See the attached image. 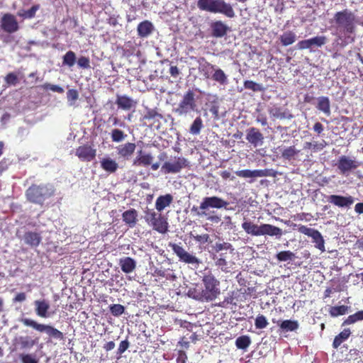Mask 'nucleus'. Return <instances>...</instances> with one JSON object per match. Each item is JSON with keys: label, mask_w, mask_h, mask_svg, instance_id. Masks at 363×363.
Masks as SVG:
<instances>
[{"label": "nucleus", "mask_w": 363, "mask_h": 363, "mask_svg": "<svg viewBox=\"0 0 363 363\" xmlns=\"http://www.w3.org/2000/svg\"><path fill=\"white\" fill-rule=\"evenodd\" d=\"M211 36L220 38L226 35L229 30L228 26L221 21H216L211 23Z\"/></svg>", "instance_id": "5701e85b"}, {"label": "nucleus", "mask_w": 363, "mask_h": 363, "mask_svg": "<svg viewBox=\"0 0 363 363\" xmlns=\"http://www.w3.org/2000/svg\"><path fill=\"white\" fill-rule=\"evenodd\" d=\"M21 363H38V359L33 354L21 353L19 354Z\"/></svg>", "instance_id": "5fc2aeb1"}, {"label": "nucleus", "mask_w": 363, "mask_h": 363, "mask_svg": "<svg viewBox=\"0 0 363 363\" xmlns=\"http://www.w3.org/2000/svg\"><path fill=\"white\" fill-rule=\"evenodd\" d=\"M117 154L120 158L124 160H129L135 152L136 145L133 143L128 142L116 147Z\"/></svg>", "instance_id": "aec40b11"}, {"label": "nucleus", "mask_w": 363, "mask_h": 363, "mask_svg": "<svg viewBox=\"0 0 363 363\" xmlns=\"http://www.w3.org/2000/svg\"><path fill=\"white\" fill-rule=\"evenodd\" d=\"M199 72L206 78L212 79L220 85L228 84V76L220 68H215V66L208 62L206 58L200 57L198 60Z\"/></svg>", "instance_id": "20e7f679"}, {"label": "nucleus", "mask_w": 363, "mask_h": 363, "mask_svg": "<svg viewBox=\"0 0 363 363\" xmlns=\"http://www.w3.org/2000/svg\"><path fill=\"white\" fill-rule=\"evenodd\" d=\"M203 127V121L200 116L196 117L190 126L189 132L192 135H199Z\"/></svg>", "instance_id": "79ce46f5"}, {"label": "nucleus", "mask_w": 363, "mask_h": 363, "mask_svg": "<svg viewBox=\"0 0 363 363\" xmlns=\"http://www.w3.org/2000/svg\"><path fill=\"white\" fill-rule=\"evenodd\" d=\"M228 205V202L225 201L224 199L218 197V196H210V197H205L203 198L202 202L201 203L199 206V209H201L202 211L199 212L198 208L194 206L192 208V211H196V214L198 216H206V213H205V210L209 208H226Z\"/></svg>", "instance_id": "9b49d317"}, {"label": "nucleus", "mask_w": 363, "mask_h": 363, "mask_svg": "<svg viewBox=\"0 0 363 363\" xmlns=\"http://www.w3.org/2000/svg\"><path fill=\"white\" fill-rule=\"evenodd\" d=\"M297 47L299 50L311 49L309 40H303L298 43Z\"/></svg>", "instance_id": "69168bd1"}, {"label": "nucleus", "mask_w": 363, "mask_h": 363, "mask_svg": "<svg viewBox=\"0 0 363 363\" xmlns=\"http://www.w3.org/2000/svg\"><path fill=\"white\" fill-rule=\"evenodd\" d=\"M202 283L204 288L201 293V300L211 301L220 294V281L211 272L203 274Z\"/></svg>", "instance_id": "423d86ee"}, {"label": "nucleus", "mask_w": 363, "mask_h": 363, "mask_svg": "<svg viewBox=\"0 0 363 363\" xmlns=\"http://www.w3.org/2000/svg\"><path fill=\"white\" fill-rule=\"evenodd\" d=\"M333 22L336 26L337 34L345 45L354 42L351 35L355 31L356 17L353 12L345 9L334 14Z\"/></svg>", "instance_id": "f257e3e1"}, {"label": "nucleus", "mask_w": 363, "mask_h": 363, "mask_svg": "<svg viewBox=\"0 0 363 363\" xmlns=\"http://www.w3.org/2000/svg\"><path fill=\"white\" fill-rule=\"evenodd\" d=\"M1 28L6 33H13L18 30L19 26L13 15L6 13L1 19Z\"/></svg>", "instance_id": "f3484780"}, {"label": "nucleus", "mask_w": 363, "mask_h": 363, "mask_svg": "<svg viewBox=\"0 0 363 363\" xmlns=\"http://www.w3.org/2000/svg\"><path fill=\"white\" fill-rule=\"evenodd\" d=\"M156 117L162 118V115L158 113V112L155 109H148L146 113L143 116L144 120H151L154 119Z\"/></svg>", "instance_id": "13d9d810"}, {"label": "nucleus", "mask_w": 363, "mask_h": 363, "mask_svg": "<svg viewBox=\"0 0 363 363\" xmlns=\"http://www.w3.org/2000/svg\"><path fill=\"white\" fill-rule=\"evenodd\" d=\"M144 219L154 230L162 234L168 231L169 223L167 218L161 213L155 212L153 208H147L144 211Z\"/></svg>", "instance_id": "0eeeda50"}, {"label": "nucleus", "mask_w": 363, "mask_h": 363, "mask_svg": "<svg viewBox=\"0 0 363 363\" xmlns=\"http://www.w3.org/2000/svg\"><path fill=\"white\" fill-rule=\"evenodd\" d=\"M274 323H277L279 327L280 333H286L289 332L296 331L299 328V324L297 320H276L272 319Z\"/></svg>", "instance_id": "4be33fe9"}, {"label": "nucleus", "mask_w": 363, "mask_h": 363, "mask_svg": "<svg viewBox=\"0 0 363 363\" xmlns=\"http://www.w3.org/2000/svg\"><path fill=\"white\" fill-rule=\"evenodd\" d=\"M243 85L245 89H250L253 91H262L264 90V88L261 84H257L252 80L245 81Z\"/></svg>", "instance_id": "603ef678"}, {"label": "nucleus", "mask_w": 363, "mask_h": 363, "mask_svg": "<svg viewBox=\"0 0 363 363\" xmlns=\"http://www.w3.org/2000/svg\"><path fill=\"white\" fill-rule=\"evenodd\" d=\"M169 246L171 247L174 253L179 257V261L186 264H199V259L196 256L186 252L184 248L179 245L169 242Z\"/></svg>", "instance_id": "ddd939ff"}, {"label": "nucleus", "mask_w": 363, "mask_h": 363, "mask_svg": "<svg viewBox=\"0 0 363 363\" xmlns=\"http://www.w3.org/2000/svg\"><path fill=\"white\" fill-rule=\"evenodd\" d=\"M350 334L351 331L349 328L344 329L335 337L333 342V347L334 349H337L344 341L349 338Z\"/></svg>", "instance_id": "c9c22d12"}, {"label": "nucleus", "mask_w": 363, "mask_h": 363, "mask_svg": "<svg viewBox=\"0 0 363 363\" xmlns=\"http://www.w3.org/2000/svg\"><path fill=\"white\" fill-rule=\"evenodd\" d=\"M316 108L322 111L325 116H329L331 113L330 101L328 96H320L317 99Z\"/></svg>", "instance_id": "f704fd0d"}, {"label": "nucleus", "mask_w": 363, "mask_h": 363, "mask_svg": "<svg viewBox=\"0 0 363 363\" xmlns=\"http://www.w3.org/2000/svg\"><path fill=\"white\" fill-rule=\"evenodd\" d=\"M173 202V196L170 194L161 195L157 197L155 201V208L157 211L162 212L165 208L170 206Z\"/></svg>", "instance_id": "2f4dec72"}, {"label": "nucleus", "mask_w": 363, "mask_h": 363, "mask_svg": "<svg viewBox=\"0 0 363 363\" xmlns=\"http://www.w3.org/2000/svg\"><path fill=\"white\" fill-rule=\"evenodd\" d=\"M251 344V339L248 335H241L235 340V345L238 349L246 350Z\"/></svg>", "instance_id": "ea45409f"}, {"label": "nucleus", "mask_w": 363, "mask_h": 363, "mask_svg": "<svg viewBox=\"0 0 363 363\" xmlns=\"http://www.w3.org/2000/svg\"><path fill=\"white\" fill-rule=\"evenodd\" d=\"M336 165L342 174H347L359 167L360 162L343 155L340 157Z\"/></svg>", "instance_id": "2eb2a0df"}, {"label": "nucleus", "mask_w": 363, "mask_h": 363, "mask_svg": "<svg viewBox=\"0 0 363 363\" xmlns=\"http://www.w3.org/2000/svg\"><path fill=\"white\" fill-rule=\"evenodd\" d=\"M242 228L247 234L252 236L269 235L280 237L282 230L275 225L262 223L260 225L255 224L250 220H245L242 223Z\"/></svg>", "instance_id": "39448f33"}, {"label": "nucleus", "mask_w": 363, "mask_h": 363, "mask_svg": "<svg viewBox=\"0 0 363 363\" xmlns=\"http://www.w3.org/2000/svg\"><path fill=\"white\" fill-rule=\"evenodd\" d=\"M39 337L32 338L30 336H18L13 339V345L19 350H26L33 348L38 343Z\"/></svg>", "instance_id": "dca6fc26"}, {"label": "nucleus", "mask_w": 363, "mask_h": 363, "mask_svg": "<svg viewBox=\"0 0 363 363\" xmlns=\"http://www.w3.org/2000/svg\"><path fill=\"white\" fill-rule=\"evenodd\" d=\"M298 231L304 234L313 239V242L315 243V247L320 250L322 252L325 251V240L321 233L314 228H308L303 225H298Z\"/></svg>", "instance_id": "f8f14e48"}, {"label": "nucleus", "mask_w": 363, "mask_h": 363, "mask_svg": "<svg viewBox=\"0 0 363 363\" xmlns=\"http://www.w3.org/2000/svg\"><path fill=\"white\" fill-rule=\"evenodd\" d=\"M75 155L82 162H91L96 156V150L91 145L84 144L76 148Z\"/></svg>", "instance_id": "4468645a"}, {"label": "nucleus", "mask_w": 363, "mask_h": 363, "mask_svg": "<svg viewBox=\"0 0 363 363\" xmlns=\"http://www.w3.org/2000/svg\"><path fill=\"white\" fill-rule=\"evenodd\" d=\"M67 98L68 101L74 103L79 98V93L77 90L74 89H69L67 92Z\"/></svg>", "instance_id": "680f3d73"}, {"label": "nucleus", "mask_w": 363, "mask_h": 363, "mask_svg": "<svg viewBox=\"0 0 363 363\" xmlns=\"http://www.w3.org/2000/svg\"><path fill=\"white\" fill-rule=\"evenodd\" d=\"M75 61L76 55L72 50L67 52L62 58V64L64 65H67L69 67H72L74 65Z\"/></svg>", "instance_id": "09e8293b"}, {"label": "nucleus", "mask_w": 363, "mask_h": 363, "mask_svg": "<svg viewBox=\"0 0 363 363\" xmlns=\"http://www.w3.org/2000/svg\"><path fill=\"white\" fill-rule=\"evenodd\" d=\"M268 325V321L266 317L263 315L259 314L255 320V325L257 329H264Z\"/></svg>", "instance_id": "6e6d98bb"}, {"label": "nucleus", "mask_w": 363, "mask_h": 363, "mask_svg": "<svg viewBox=\"0 0 363 363\" xmlns=\"http://www.w3.org/2000/svg\"><path fill=\"white\" fill-rule=\"evenodd\" d=\"M213 250L216 253H219L222 250H230L232 253L234 250L233 245L226 242H216L213 246Z\"/></svg>", "instance_id": "3c124183"}, {"label": "nucleus", "mask_w": 363, "mask_h": 363, "mask_svg": "<svg viewBox=\"0 0 363 363\" xmlns=\"http://www.w3.org/2000/svg\"><path fill=\"white\" fill-rule=\"evenodd\" d=\"M328 201L339 208H348L353 203L354 199L351 196H343L333 194L328 197Z\"/></svg>", "instance_id": "a211bd4d"}, {"label": "nucleus", "mask_w": 363, "mask_h": 363, "mask_svg": "<svg viewBox=\"0 0 363 363\" xmlns=\"http://www.w3.org/2000/svg\"><path fill=\"white\" fill-rule=\"evenodd\" d=\"M349 307L347 306H332L330 308L329 313L332 317H337L348 313Z\"/></svg>", "instance_id": "c03bdc74"}, {"label": "nucleus", "mask_w": 363, "mask_h": 363, "mask_svg": "<svg viewBox=\"0 0 363 363\" xmlns=\"http://www.w3.org/2000/svg\"><path fill=\"white\" fill-rule=\"evenodd\" d=\"M212 258L215 262L216 266L222 272L225 273L230 272V267L228 266L227 253L221 252L218 255H214Z\"/></svg>", "instance_id": "7c9ffc66"}, {"label": "nucleus", "mask_w": 363, "mask_h": 363, "mask_svg": "<svg viewBox=\"0 0 363 363\" xmlns=\"http://www.w3.org/2000/svg\"><path fill=\"white\" fill-rule=\"evenodd\" d=\"M23 240L26 245L35 247L41 242L42 237L39 233L27 231L23 235Z\"/></svg>", "instance_id": "a878e982"}, {"label": "nucleus", "mask_w": 363, "mask_h": 363, "mask_svg": "<svg viewBox=\"0 0 363 363\" xmlns=\"http://www.w3.org/2000/svg\"><path fill=\"white\" fill-rule=\"evenodd\" d=\"M108 121L112 122L113 125H119L121 127L125 126V123L121 121V120L116 116H110L108 118Z\"/></svg>", "instance_id": "338daca9"}, {"label": "nucleus", "mask_w": 363, "mask_h": 363, "mask_svg": "<svg viewBox=\"0 0 363 363\" xmlns=\"http://www.w3.org/2000/svg\"><path fill=\"white\" fill-rule=\"evenodd\" d=\"M299 150H296L294 146H290L285 148L281 152V157L287 160L295 159V157L299 153Z\"/></svg>", "instance_id": "37998d69"}, {"label": "nucleus", "mask_w": 363, "mask_h": 363, "mask_svg": "<svg viewBox=\"0 0 363 363\" xmlns=\"http://www.w3.org/2000/svg\"><path fill=\"white\" fill-rule=\"evenodd\" d=\"M269 112L272 116L279 119H291L293 118V115L289 109L281 107L272 108Z\"/></svg>", "instance_id": "72a5a7b5"}, {"label": "nucleus", "mask_w": 363, "mask_h": 363, "mask_svg": "<svg viewBox=\"0 0 363 363\" xmlns=\"http://www.w3.org/2000/svg\"><path fill=\"white\" fill-rule=\"evenodd\" d=\"M100 163L101 167L109 174L115 173L119 167L117 162L109 157L102 158Z\"/></svg>", "instance_id": "c85d7f7f"}, {"label": "nucleus", "mask_w": 363, "mask_h": 363, "mask_svg": "<svg viewBox=\"0 0 363 363\" xmlns=\"http://www.w3.org/2000/svg\"><path fill=\"white\" fill-rule=\"evenodd\" d=\"M197 104L195 93L189 89L182 96L177 107L173 109L174 113L179 116H186L191 112L196 111Z\"/></svg>", "instance_id": "6e6552de"}, {"label": "nucleus", "mask_w": 363, "mask_h": 363, "mask_svg": "<svg viewBox=\"0 0 363 363\" xmlns=\"http://www.w3.org/2000/svg\"><path fill=\"white\" fill-rule=\"evenodd\" d=\"M123 222L130 228H133L138 221V212L134 208H130L124 211L122 214Z\"/></svg>", "instance_id": "473e14b6"}, {"label": "nucleus", "mask_w": 363, "mask_h": 363, "mask_svg": "<svg viewBox=\"0 0 363 363\" xmlns=\"http://www.w3.org/2000/svg\"><path fill=\"white\" fill-rule=\"evenodd\" d=\"M246 140L254 147H257L262 145L264 136L257 128L252 127L247 130Z\"/></svg>", "instance_id": "6ab92c4d"}, {"label": "nucleus", "mask_w": 363, "mask_h": 363, "mask_svg": "<svg viewBox=\"0 0 363 363\" xmlns=\"http://www.w3.org/2000/svg\"><path fill=\"white\" fill-rule=\"evenodd\" d=\"M116 104L119 108L125 111H128L135 107L136 102L134 100L126 96V95H117Z\"/></svg>", "instance_id": "bb28decb"}, {"label": "nucleus", "mask_w": 363, "mask_h": 363, "mask_svg": "<svg viewBox=\"0 0 363 363\" xmlns=\"http://www.w3.org/2000/svg\"><path fill=\"white\" fill-rule=\"evenodd\" d=\"M153 276L159 278H165L169 280H175L177 277L170 269L156 268L154 270Z\"/></svg>", "instance_id": "e433bc0d"}, {"label": "nucleus", "mask_w": 363, "mask_h": 363, "mask_svg": "<svg viewBox=\"0 0 363 363\" xmlns=\"http://www.w3.org/2000/svg\"><path fill=\"white\" fill-rule=\"evenodd\" d=\"M41 87L45 90L49 89L52 91L60 93V94L63 93V91H64L63 88H62L61 86H60L58 85L50 84L48 83H46V84L42 85Z\"/></svg>", "instance_id": "052dcab7"}, {"label": "nucleus", "mask_w": 363, "mask_h": 363, "mask_svg": "<svg viewBox=\"0 0 363 363\" xmlns=\"http://www.w3.org/2000/svg\"><path fill=\"white\" fill-rule=\"evenodd\" d=\"M21 322L24 325L33 328L40 333H45L51 337H54L58 340L64 339L63 333L52 325L38 323V322L30 318H23L21 319Z\"/></svg>", "instance_id": "1a4fd4ad"}, {"label": "nucleus", "mask_w": 363, "mask_h": 363, "mask_svg": "<svg viewBox=\"0 0 363 363\" xmlns=\"http://www.w3.org/2000/svg\"><path fill=\"white\" fill-rule=\"evenodd\" d=\"M279 262L293 261L296 258L295 254L290 250L281 251L276 255Z\"/></svg>", "instance_id": "a19ab883"}, {"label": "nucleus", "mask_w": 363, "mask_h": 363, "mask_svg": "<svg viewBox=\"0 0 363 363\" xmlns=\"http://www.w3.org/2000/svg\"><path fill=\"white\" fill-rule=\"evenodd\" d=\"M197 7L201 11L221 13L230 18L235 16L233 6L224 0H198Z\"/></svg>", "instance_id": "7ed1b4c3"}, {"label": "nucleus", "mask_w": 363, "mask_h": 363, "mask_svg": "<svg viewBox=\"0 0 363 363\" xmlns=\"http://www.w3.org/2000/svg\"><path fill=\"white\" fill-rule=\"evenodd\" d=\"M127 136L124 132L120 129H113L111 133V137L113 142L119 143L123 141Z\"/></svg>", "instance_id": "8fccbe9b"}, {"label": "nucleus", "mask_w": 363, "mask_h": 363, "mask_svg": "<svg viewBox=\"0 0 363 363\" xmlns=\"http://www.w3.org/2000/svg\"><path fill=\"white\" fill-rule=\"evenodd\" d=\"M189 167V162L186 158L182 156H175L172 157L169 161L165 162L161 169L164 174H177Z\"/></svg>", "instance_id": "9d476101"}, {"label": "nucleus", "mask_w": 363, "mask_h": 363, "mask_svg": "<svg viewBox=\"0 0 363 363\" xmlns=\"http://www.w3.org/2000/svg\"><path fill=\"white\" fill-rule=\"evenodd\" d=\"M154 30L153 23L148 20L140 22L137 26L138 35L141 38H147L153 33Z\"/></svg>", "instance_id": "393cba45"}, {"label": "nucleus", "mask_w": 363, "mask_h": 363, "mask_svg": "<svg viewBox=\"0 0 363 363\" xmlns=\"http://www.w3.org/2000/svg\"><path fill=\"white\" fill-rule=\"evenodd\" d=\"M40 4H35L30 9L23 12H18V15L23 18L30 19L35 17V13L40 9Z\"/></svg>", "instance_id": "de8ad7c7"}, {"label": "nucleus", "mask_w": 363, "mask_h": 363, "mask_svg": "<svg viewBox=\"0 0 363 363\" xmlns=\"http://www.w3.org/2000/svg\"><path fill=\"white\" fill-rule=\"evenodd\" d=\"M169 74L172 77L177 78L179 75L180 71L177 66L171 65L169 68Z\"/></svg>", "instance_id": "774afa93"}, {"label": "nucleus", "mask_w": 363, "mask_h": 363, "mask_svg": "<svg viewBox=\"0 0 363 363\" xmlns=\"http://www.w3.org/2000/svg\"><path fill=\"white\" fill-rule=\"evenodd\" d=\"M77 65L80 68L89 69L90 68V60L88 57L81 56L78 58Z\"/></svg>", "instance_id": "4d7b16f0"}, {"label": "nucleus", "mask_w": 363, "mask_h": 363, "mask_svg": "<svg viewBox=\"0 0 363 363\" xmlns=\"http://www.w3.org/2000/svg\"><path fill=\"white\" fill-rule=\"evenodd\" d=\"M129 345L130 342L128 340L121 341L118 348V354H121L125 352V350L129 347Z\"/></svg>", "instance_id": "0e129e2a"}, {"label": "nucleus", "mask_w": 363, "mask_h": 363, "mask_svg": "<svg viewBox=\"0 0 363 363\" xmlns=\"http://www.w3.org/2000/svg\"><path fill=\"white\" fill-rule=\"evenodd\" d=\"M109 310L113 316L118 317L125 311V307L121 304H112L109 306Z\"/></svg>", "instance_id": "864d4df0"}, {"label": "nucleus", "mask_w": 363, "mask_h": 363, "mask_svg": "<svg viewBox=\"0 0 363 363\" xmlns=\"http://www.w3.org/2000/svg\"><path fill=\"white\" fill-rule=\"evenodd\" d=\"M309 44L311 49L313 48L317 47H322L327 42V38L324 35H318L315 36L311 38H309Z\"/></svg>", "instance_id": "49530a36"}, {"label": "nucleus", "mask_w": 363, "mask_h": 363, "mask_svg": "<svg viewBox=\"0 0 363 363\" xmlns=\"http://www.w3.org/2000/svg\"><path fill=\"white\" fill-rule=\"evenodd\" d=\"M123 272L130 274L136 268V261L130 257L121 258L118 262Z\"/></svg>", "instance_id": "cd10ccee"}, {"label": "nucleus", "mask_w": 363, "mask_h": 363, "mask_svg": "<svg viewBox=\"0 0 363 363\" xmlns=\"http://www.w3.org/2000/svg\"><path fill=\"white\" fill-rule=\"evenodd\" d=\"M55 194V189L50 184H33L25 192L28 201L43 206L46 200Z\"/></svg>", "instance_id": "f03ea898"}, {"label": "nucleus", "mask_w": 363, "mask_h": 363, "mask_svg": "<svg viewBox=\"0 0 363 363\" xmlns=\"http://www.w3.org/2000/svg\"><path fill=\"white\" fill-rule=\"evenodd\" d=\"M241 290L242 289H237L228 293L220 306L223 307L228 305L236 306L237 303L241 300V294H245L247 293L246 289H244V291H241Z\"/></svg>", "instance_id": "b1692460"}, {"label": "nucleus", "mask_w": 363, "mask_h": 363, "mask_svg": "<svg viewBox=\"0 0 363 363\" xmlns=\"http://www.w3.org/2000/svg\"><path fill=\"white\" fill-rule=\"evenodd\" d=\"M235 174L238 177H242V178H255V177L272 176V174H270V170L267 169H255V170H250V169L238 170V171L235 172Z\"/></svg>", "instance_id": "412c9836"}, {"label": "nucleus", "mask_w": 363, "mask_h": 363, "mask_svg": "<svg viewBox=\"0 0 363 363\" xmlns=\"http://www.w3.org/2000/svg\"><path fill=\"white\" fill-rule=\"evenodd\" d=\"M194 240L201 244H205L209 242V235L207 233L203 235H193Z\"/></svg>", "instance_id": "e2e57ef3"}, {"label": "nucleus", "mask_w": 363, "mask_h": 363, "mask_svg": "<svg viewBox=\"0 0 363 363\" xmlns=\"http://www.w3.org/2000/svg\"><path fill=\"white\" fill-rule=\"evenodd\" d=\"M363 320V311H359L349 315L342 323V325H351Z\"/></svg>", "instance_id": "a18cd8bd"}, {"label": "nucleus", "mask_w": 363, "mask_h": 363, "mask_svg": "<svg viewBox=\"0 0 363 363\" xmlns=\"http://www.w3.org/2000/svg\"><path fill=\"white\" fill-rule=\"evenodd\" d=\"M34 305L35 313L39 317L48 318L50 315L48 313L50 304L46 300H37L34 302Z\"/></svg>", "instance_id": "c756f323"}, {"label": "nucleus", "mask_w": 363, "mask_h": 363, "mask_svg": "<svg viewBox=\"0 0 363 363\" xmlns=\"http://www.w3.org/2000/svg\"><path fill=\"white\" fill-rule=\"evenodd\" d=\"M279 40L283 46H288L296 40V35L293 31L289 30L281 35Z\"/></svg>", "instance_id": "4c0bfd02"}, {"label": "nucleus", "mask_w": 363, "mask_h": 363, "mask_svg": "<svg viewBox=\"0 0 363 363\" xmlns=\"http://www.w3.org/2000/svg\"><path fill=\"white\" fill-rule=\"evenodd\" d=\"M140 155L135 160L133 164L135 165H143L148 166L152 164L153 157L150 154H142V151H140Z\"/></svg>", "instance_id": "58836bf2"}, {"label": "nucleus", "mask_w": 363, "mask_h": 363, "mask_svg": "<svg viewBox=\"0 0 363 363\" xmlns=\"http://www.w3.org/2000/svg\"><path fill=\"white\" fill-rule=\"evenodd\" d=\"M5 82L9 85H16L18 82V79L15 73L10 72L5 77Z\"/></svg>", "instance_id": "bf43d9fd"}]
</instances>
